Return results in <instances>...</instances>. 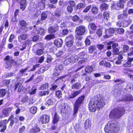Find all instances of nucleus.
<instances>
[{
	"instance_id": "nucleus-24",
	"label": "nucleus",
	"mask_w": 133,
	"mask_h": 133,
	"mask_svg": "<svg viewBox=\"0 0 133 133\" xmlns=\"http://www.w3.org/2000/svg\"><path fill=\"white\" fill-rule=\"evenodd\" d=\"M58 29V27H54L53 26L50 27L48 28L49 32L50 33L53 34L56 32Z\"/></svg>"
},
{
	"instance_id": "nucleus-26",
	"label": "nucleus",
	"mask_w": 133,
	"mask_h": 133,
	"mask_svg": "<svg viewBox=\"0 0 133 133\" xmlns=\"http://www.w3.org/2000/svg\"><path fill=\"white\" fill-rule=\"evenodd\" d=\"M133 100V98L132 96L131 95H129L127 96H125V98H124L123 99L121 100L120 101H132Z\"/></svg>"
},
{
	"instance_id": "nucleus-25",
	"label": "nucleus",
	"mask_w": 133,
	"mask_h": 133,
	"mask_svg": "<svg viewBox=\"0 0 133 133\" xmlns=\"http://www.w3.org/2000/svg\"><path fill=\"white\" fill-rule=\"evenodd\" d=\"M40 131V129L39 127L37 126L31 129L30 130V133H36Z\"/></svg>"
},
{
	"instance_id": "nucleus-18",
	"label": "nucleus",
	"mask_w": 133,
	"mask_h": 133,
	"mask_svg": "<svg viewBox=\"0 0 133 133\" xmlns=\"http://www.w3.org/2000/svg\"><path fill=\"white\" fill-rule=\"evenodd\" d=\"M54 42V44L58 47H61L62 46L63 41L61 39H55Z\"/></svg>"
},
{
	"instance_id": "nucleus-37",
	"label": "nucleus",
	"mask_w": 133,
	"mask_h": 133,
	"mask_svg": "<svg viewBox=\"0 0 133 133\" xmlns=\"http://www.w3.org/2000/svg\"><path fill=\"white\" fill-rule=\"evenodd\" d=\"M49 87V84L48 83H45L41 85L39 88L40 90H45Z\"/></svg>"
},
{
	"instance_id": "nucleus-56",
	"label": "nucleus",
	"mask_w": 133,
	"mask_h": 133,
	"mask_svg": "<svg viewBox=\"0 0 133 133\" xmlns=\"http://www.w3.org/2000/svg\"><path fill=\"white\" fill-rule=\"evenodd\" d=\"M91 11L92 13L93 14L97 13L98 12L97 8L95 6L93 7L91 9Z\"/></svg>"
},
{
	"instance_id": "nucleus-35",
	"label": "nucleus",
	"mask_w": 133,
	"mask_h": 133,
	"mask_svg": "<svg viewBox=\"0 0 133 133\" xmlns=\"http://www.w3.org/2000/svg\"><path fill=\"white\" fill-rule=\"evenodd\" d=\"M6 91L5 89H2L0 90V97H3L5 95Z\"/></svg>"
},
{
	"instance_id": "nucleus-13",
	"label": "nucleus",
	"mask_w": 133,
	"mask_h": 133,
	"mask_svg": "<svg viewBox=\"0 0 133 133\" xmlns=\"http://www.w3.org/2000/svg\"><path fill=\"white\" fill-rule=\"evenodd\" d=\"M38 6L41 10H43L45 7L46 0H38Z\"/></svg>"
},
{
	"instance_id": "nucleus-16",
	"label": "nucleus",
	"mask_w": 133,
	"mask_h": 133,
	"mask_svg": "<svg viewBox=\"0 0 133 133\" xmlns=\"http://www.w3.org/2000/svg\"><path fill=\"white\" fill-rule=\"evenodd\" d=\"M12 109V107H9L3 110L2 111L3 115L5 116H8L9 114L11 112Z\"/></svg>"
},
{
	"instance_id": "nucleus-58",
	"label": "nucleus",
	"mask_w": 133,
	"mask_h": 133,
	"mask_svg": "<svg viewBox=\"0 0 133 133\" xmlns=\"http://www.w3.org/2000/svg\"><path fill=\"white\" fill-rule=\"evenodd\" d=\"M91 5H89L87 6L86 8L83 10V12L86 13L88 12L91 8Z\"/></svg>"
},
{
	"instance_id": "nucleus-30",
	"label": "nucleus",
	"mask_w": 133,
	"mask_h": 133,
	"mask_svg": "<svg viewBox=\"0 0 133 133\" xmlns=\"http://www.w3.org/2000/svg\"><path fill=\"white\" fill-rule=\"evenodd\" d=\"M59 117L57 113L55 114L53 121V122L54 124H55L57 123L59 121Z\"/></svg>"
},
{
	"instance_id": "nucleus-63",
	"label": "nucleus",
	"mask_w": 133,
	"mask_h": 133,
	"mask_svg": "<svg viewBox=\"0 0 133 133\" xmlns=\"http://www.w3.org/2000/svg\"><path fill=\"white\" fill-rule=\"evenodd\" d=\"M58 86L55 83L52 84L51 85V87L50 88V90H55L58 87Z\"/></svg>"
},
{
	"instance_id": "nucleus-4",
	"label": "nucleus",
	"mask_w": 133,
	"mask_h": 133,
	"mask_svg": "<svg viewBox=\"0 0 133 133\" xmlns=\"http://www.w3.org/2000/svg\"><path fill=\"white\" fill-rule=\"evenodd\" d=\"M84 98V96H82L79 97L76 101L74 105V115L75 116L78 112V108L83 103Z\"/></svg>"
},
{
	"instance_id": "nucleus-42",
	"label": "nucleus",
	"mask_w": 133,
	"mask_h": 133,
	"mask_svg": "<svg viewBox=\"0 0 133 133\" xmlns=\"http://www.w3.org/2000/svg\"><path fill=\"white\" fill-rule=\"evenodd\" d=\"M37 110V108L35 106H34L30 108V111L32 114H35Z\"/></svg>"
},
{
	"instance_id": "nucleus-46",
	"label": "nucleus",
	"mask_w": 133,
	"mask_h": 133,
	"mask_svg": "<svg viewBox=\"0 0 133 133\" xmlns=\"http://www.w3.org/2000/svg\"><path fill=\"white\" fill-rule=\"evenodd\" d=\"M89 26H90L91 29L93 30H95L97 28V26L94 23H90Z\"/></svg>"
},
{
	"instance_id": "nucleus-8",
	"label": "nucleus",
	"mask_w": 133,
	"mask_h": 133,
	"mask_svg": "<svg viewBox=\"0 0 133 133\" xmlns=\"http://www.w3.org/2000/svg\"><path fill=\"white\" fill-rule=\"evenodd\" d=\"M5 59L6 60V68L9 69L12 66V63L14 62V60L11 58H10L9 56H6L5 58Z\"/></svg>"
},
{
	"instance_id": "nucleus-38",
	"label": "nucleus",
	"mask_w": 133,
	"mask_h": 133,
	"mask_svg": "<svg viewBox=\"0 0 133 133\" xmlns=\"http://www.w3.org/2000/svg\"><path fill=\"white\" fill-rule=\"evenodd\" d=\"M45 33L44 30L42 28H39L37 30V33L41 35H43Z\"/></svg>"
},
{
	"instance_id": "nucleus-22",
	"label": "nucleus",
	"mask_w": 133,
	"mask_h": 133,
	"mask_svg": "<svg viewBox=\"0 0 133 133\" xmlns=\"http://www.w3.org/2000/svg\"><path fill=\"white\" fill-rule=\"evenodd\" d=\"M79 58H87L88 56L87 54L84 51L80 53L78 56Z\"/></svg>"
},
{
	"instance_id": "nucleus-62",
	"label": "nucleus",
	"mask_w": 133,
	"mask_h": 133,
	"mask_svg": "<svg viewBox=\"0 0 133 133\" xmlns=\"http://www.w3.org/2000/svg\"><path fill=\"white\" fill-rule=\"evenodd\" d=\"M102 30L101 29H97L96 31V33L97 35L99 36H102Z\"/></svg>"
},
{
	"instance_id": "nucleus-29",
	"label": "nucleus",
	"mask_w": 133,
	"mask_h": 133,
	"mask_svg": "<svg viewBox=\"0 0 133 133\" xmlns=\"http://www.w3.org/2000/svg\"><path fill=\"white\" fill-rule=\"evenodd\" d=\"M49 93V92L48 91H40L38 94V96H43L48 95Z\"/></svg>"
},
{
	"instance_id": "nucleus-33",
	"label": "nucleus",
	"mask_w": 133,
	"mask_h": 133,
	"mask_svg": "<svg viewBox=\"0 0 133 133\" xmlns=\"http://www.w3.org/2000/svg\"><path fill=\"white\" fill-rule=\"evenodd\" d=\"M47 12H42L41 15V17L40 19L42 21L46 20L47 17Z\"/></svg>"
},
{
	"instance_id": "nucleus-41",
	"label": "nucleus",
	"mask_w": 133,
	"mask_h": 133,
	"mask_svg": "<svg viewBox=\"0 0 133 133\" xmlns=\"http://www.w3.org/2000/svg\"><path fill=\"white\" fill-rule=\"evenodd\" d=\"M55 68L60 71L63 70L64 68V66L62 64H57L55 66Z\"/></svg>"
},
{
	"instance_id": "nucleus-27",
	"label": "nucleus",
	"mask_w": 133,
	"mask_h": 133,
	"mask_svg": "<svg viewBox=\"0 0 133 133\" xmlns=\"http://www.w3.org/2000/svg\"><path fill=\"white\" fill-rule=\"evenodd\" d=\"M55 15L58 17H60L62 16V12L61 9H56L55 13Z\"/></svg>"
},
{
	"instance_id": "nucleus-39",
	"label": "nucleus",
	"mask_w": 133,
	"mask_h": 133,
	"mask_svg": "<svg viewBox=\"0 0 133 133\" xmlns=\"http://www.w3.org/2000/svg\"><path fill=\"white\" fill-rule=\"evenodd\" d=\"M78 58V56L76 55L72 56L70 58V59H71V62H75L77 61Z\"/></svg>"
},
{
	"instance_id": "nucleus-57",
	"label": "nucleus",
	"mask_w": 133,
	"mask_h": 133,
	"mask_svg": "<svg viewBox=\"0 0 133 133\" xmlns=\"http://www.w3.org/2000/svg\"><path fill=\"white\" fill-rule=\"evenodd\" d=\"M132 71L128 68H124L122 70V72L124 74H127L129 72H131Z\"/></svg>"
},
{
	"instance_id": "nucleus-61",
	"label": "nucleus",
	"mask_w": 133,
	"mask_h": 133,
	"mask_svg": "<svg viewBox=\"0 0 133 133\" xmlns=\"http://www.w3.org/2000/svg\"><path fill=\"white\" fill-rule=\"evenodd\" d=\"M129 46L126 45H124L123 46V52H126L128 51L129 50Z\"/></svg>"
},
{
	"instance_id": "nucleus-50",
	"label": "nucleus",
	"mask_w": 133,
	"mask_h": 133,
	"mask_svg": "<svg viewBox=\"0 0 133 133\" xmlns=\"http://www.w3.org/2000/svg\"><path fill=\"white\" fill-rule=\"evenodd\" d=\"M96 49L95 47L94 46H90L89 49V52L90 53H92Z\"/></svg>"
},
{
	"instance_id": "nucleus-59",
	"label": "nucleus",
	"mask_w": 133,
	"mask_h": 133,
	"mask_svg": "<svg viewBox=\"0 0 133 133\" xmlns=\"http://www.w3.org/2000/svg\"><path fill=\"white\" fill-rule=\"evenodd\" d=\"M75 128L76 131H79L81 129V125L79 124H76L75 127Z\"/></svg>"
},
{
	"instance_id": "nucleus-52",
	"label": "nucleus",
	"mask_w": 133,
	"mask_h": 133,
	"mask_svg": "<svg viewBox=\"0 0 133 133\" xmlns=\"http://www.w3.org/2000/svg\"><path fill=\"white\" fill-rule=\"evenodd\" d=\"M74 38L72 35H70L66 37L65 40L66 41H73Z\"/></svg>"
},
{
	"instance_id": "nucleus-5",
	"label": "nucleus",
	"mask_w": 133,
	"mask_h": 133,
	"mask_svg": "<svg viewBox=\"0 0 133 133\" xmlns=\"http://www.w3.org/2000/svg\"><path fill=\"white\" fill-rule=\"evenodd\" d=\"M85 27L81 25L77 27L76 29L75 32L77 35H82L85 34Z\"/></svg>"
},
{
	"instance_id": "nucleus-3",
	"label": "nucleus",
	"mask_w": 133,
	"mask_h": 133,
	"mask_svg": "<svg viewBox=\"0 0 133 133\" xmlns=\"http://www.w3.org/2000/svg\"><path fill=\"white\" fill-rule=\"evenodd\" d=\"M125 111L123 107L116 108L111 111L109 115V117L113 119H119L124 114Z\"/></svg>"
},
{
	"instance_id": "nucleus-21",
	"label": "nucleus",
	"mask_w": 133,
	"mask_h": 133,
	"mask_svg": "<svg viewBox=\"0 0 133 133\" xmlns=\"http://www.w3.org/2000/svg\"><path fill=\"white\" fill-rule=\"evenodd\" d=\"M81 87V85L80 83L77 82L71 86V88L73 89L78 90L80 89Z\"/></svg>"
},
{
	"instance_id": "nucleus-17",
	"label": "nucleus",
	"mask_w": 133,
	"mask_h": 133,
	"mask_svg": "<svg viewBox=\"0 0 133 133\" xmlns=\"http://www.w3.org/2000/svg\"><path fill=\"white\" fill-rule=\"evenodd\" d=\"M133 61V57H128L127 61L125 63L123 64V66L125 67H130L131 65V62Z\"/></svg>"
},
{
	"instance_id": "nucleus-12",
	"label": "nucleus",
	"mask_w": 133,
	"mask_h": 133,
	"mask_svg": "<svg viewBox=\"0 0 133 133\" xmlns=\"http://www.w3.org/2000/svg\"><path fill=\"white\" fill-rule=\"evenodd\" d=\"M8 122V121H7L6 119L1 121L0 122V128L3 127L0 130L1 132H3L6 129V125Z\"/></svg>"
},
{
	"instance_id": "nucleus-6",
	"label": "nucleus",
	"mask_w": 133,
	"mask_h": 133,
	"mask_svg": "<svg viewBox=\"0 0 133 133\" xmlns=\"http://www.w3.org/2000/svg\"><path fill=\"white\" fill-rule=\"evenodd\" d=\"M74 43V41H69L66 42V45L68 47L70 48L69 50L71 51H75L79 49L77 48L75 45H73Z\"/></svg>"
},
{
	"instance_id": "nucleus-49",
	"label": "nucleus",
	"mask_w": 133,
	"mask_h": 133,
	"mask_svg": "<svg viewBox=\"0 0 133 133\" xmlns=\"http://www.w3.org/2000/svg\"><path fill=\"white\" fill-rule=\"evenodd\" d=\"M71 62V59L68 58L65 59L63 62V64L66 65H67Z\"/></svg>"
},
{
	"instance_id": "nucleus-64",
	"label": "nucleus",
	"mask_w": 133,
	"mask_h": 133,
	"mask_svg": "<svg viewBox=\"0 0 133 133\" xmlns=\"http://www.w3.org/2000/svg\"><path fill=\"white\" fill-rule=\"evenodd\" d=\"M130 51H131V52L128 54V56L130 57H133V47L130 48Z\"/></svg>"
},
{
	"instance_id": "nucleus-9",
	"label": "nucleus",
	"mask_w": 133,
	"mask_h": 133,
	"mask_svg": "<svg viewBox=\"0 0 133 133\" xmlns=\"http://www.w3.org/2000/svg\"><path fill=\"white\" fill-rule=\"evenodd\" d=\"M68 3L69 5L67 7V10L69 13H71L73 11V7L76 6V3L73 1H70Z\"/></svg>"
},
{
	"instance_id": "nucleus-54",
	"label": "nucleus",
	"mask_w": 133,
	"mask_h": 133,
	"mask_svg": "<svg viewBox=\"0 0 133 133\" xmlns=\"http://www.w3.org/2000/svg\"><path fill=\"white\" fill-rule=\"evenodd\" d=\"M19 24L22 26H25L27 24L25 21L24 20H22L19 22Z\"/></svg>"
},
{
	"instance_id": "nucleus-43",
	"label": "nucleus",
	"mask_w": 133,
	"mask_h": 133,
	"mask_svg": "<svg viewBox=\"0 0 133 133\" xmlns=\"http://www.w3.org/2000/svg\"><path fill=\"white\" fill-rule=\"evenodd\" d=\"M109 7V5L107 4L104 3L101 5V10H105L107 9Z\"/></svg>"
},
{
	"instance_id": "nucleus-1",
	"label": "nucleus",
	"mask_w": 133,
	"mask_h": 133,
	"mask_svg": "<svg viewBox=\"0 0 133 133\" xmlns=\"http://www.w3.org/2000/svg\"><path fill=\"white\" fill-rule=\"evenodd\" d=\"M99 96L96 95L92 97L90 101L89 108L90 111L94 112L96 108L98 110L102 109L105 104V103L102 98H99Z\"/></svg>"
},
{
	"instance_id": "nucleus-10",
	"label": "nucleus",
	"mask_w": 133,
	"mask_h": 133,
	"mask_svg": "<svg viewBox=\"0 0 133 133\" xmlns=\"http://www.w3.org/2000/svg\"><path fill=\"white\" fill-rule=\"evenodd\" d=\"M116 28H110L108 30L105 29V32L106 35L104 36V38H108L110 36H111V34L114 33L116 30Z\"/></svg>"
},
{
	"instance_id": "nucleus-47",
	"label": "nucleus",
	"mask_w": 133,
	"mask_h": 133,
	"mask_svg": "<svg viewBox=\"0 0 133 133\" xmlns=\"http://www.w3.org/2000/svg\"><path fill=\"white\" fill-rule=\"evenodd\" d=\"M43 79V78L41 76L38 77L36 79H35L34 81V83H38L39 82L41 81Z\"/></svg>"
},
{
	"instance_id": "nucleus-28",
	"label": "nucleus",
	"mask_w": 133,
	"mask_h": 133,
	"mask_svg": "<svg viewBox=\"0 0 133 133\" xmlns=\"http://www.w3.org/2000/svg\"><path fill=\"white\" fill-rule=\"evenodd\" d=\"M127 14L124 13L118 15L117 16V18L119 20H123L127 18Z\"/></svg>"
},
{
	"instance_id": "nucleus-2",
	"label": "nucleus",
	"mask_w": 133,
	"mask_h": 133,
	"mask_svg": "<svg viewBox=\"0 0 133 133\" xmlns=\"http://www.w3.org/2000/svg\"><path fill=\"white\" fill-rule=\"evenodd\" d=\"M104 130L107 133H114L118 132L119 129L117 122L112 121L108 122L105 126Z\"/></svg>"
},
{
	"instance_id": "nucleus-36",
	"label": "nucleus",
	"mask_w": 133,
	"mask_h": 133,
	"mask_svg": "<svg viewBox=\"0 0 133 133\" xmlns=\"http://www.w3.org/2000/svg\"><path fill=\"white\" fill-rule=\"evenodd\" d=\"M124 3L122 1H121V0H120L117 4V6L119 8V9L121 8L124 7Z\"/></svg>"
},
{
	"instance_id": "nucleus-40",
	"label": "nucleus",
	"mask_w": 133,
	"mask_h": 133,
	"mask_svg": "<svg viewBox=\"0 0 133 133\" xmlns=\"http://www.w3.org/2000/svg\"><path fill=\"white\" fill-rule=\"evenodd\" d=\"M61 72L59 70H57L55 68L53 73V76L55 77H57L59 76Z\"/></svg>"
},
{
	"instance_id": "nucleus-44",
	"label": "nucleus",
	"mask_w": 133,
	"mask_h": 133,
	"mask_svg": "<svg viewBox=\"0 0 133 133\" xmlns=\"http://www.w3.org/2000/svg\"><path fill=\"white\" fill-rule=\"evenodd\" d=\"M36 52L37 55L40 56L43 54L44 52L42 49H39L36 51Z\"/></svg>"
},
{
	"instance_id": "nucleus-15",
	"label": "nucleus",
	"mask_w": 133,
	"mask_h": 133,
	"mask_svg": "<svg viewBox=\"0 0 133 133\" xmlns=\"http://www.w3.org/2000/svg\"><path fill=\"white\" fill-rule=\"evenodd\" d=\"M81 90L78 91H75L72 92L70 94L68 95V98L69 99L73 98L80 93Z\"/></svg>"
},
{
	"instance_id": "nucleus-31",
	"label": "nucleus",
	"mask_w": 133,
	"mask_h": 133,
	"mask_svg": "<svg viewBox=\"0 0 133 133\" xmlns=\"http://www.w3.org/2000/svg\"><path fill=\"white\" fill-rule=\"evenodd\" d=\"M91 126V121L88 119L86 120L84 123V127L86 129L90 127Z\"/></svg>"
},
{
	"instance_id": "nucleus-7",
	"label": "nucleus",
	"mask_w": 133,
	"mask_h": 133,
	"mask_svg": "<svg viewBox=\"0 0 133 133\" xmlns=\"http://www.w3.org/2000/svg\"><path fill=\"white\" fill-rule=\"evenodd\" d=\"M39 120L42 124L47 123L49 121V117L46 114L42 115L39 117Z\"/></svg>"
},
{
	"instance_id": "nucleus-45",
	"label": "nucleus",
	"mask_w": 133,
	"mask_h": 133,
	"mask_svg": "<svg viewBox=\"0 0 133 133\" xmlns=\"http://www.w3.org/2000/svg\"><path fill=\"white\" fill-rule=\"evenodd\" d=\"M28 67H27L24 69H22L19 71L20 74L21 76H23L25 72L28 70Z\"/></svg>"
},
{
	"instance_id": "nucleus-48",
	"label": "nucleus",
	"mask_w": 133,
	"mask_h": 133,
	"mask_svg": "<svg viewBox=\"0 0 133 133\" xmlns=\"http://www.w3.org/2000/svg\"><path fill=\"white\" fill-rule=\"evenodd\" d=\"M116 30L117 33L120 34H122L124 32V29L122 28H117Z\"/></svg>"
},
{
	"instance_id": "nucleus-14",
	"label": "nucleus",
	"mask_w": 133,
	"mask_h": 133,
	"mask_svg": "<svg viewBox=\"0 0 133 133\" xmlns=\"http://www.w3.org/2000/svg\"><path fill=\"white\" fill-rule=\"evenodd\" d=\"M28 36V35L25 33L21 34L18 37V41L21 43H22L23 41L26 39Z\"/></svg>"
},
{
	"instance_id": "nucleus-51",
	"label": "nucleus",
	"mask_w": 133,
	"mask_h": 133,
	"mask_svg": "<svg viewBox=\"0 0 133 133\" xmlns=\"http://www.w3.org/2000/svg\"><path fill=\"white\" fill-rule=\"evenodd\" d=\"M55 94L56 96L59 98L61 97L62 95V91L60 90L57 91L55 93Z\"/></svg>"
},
{
	"instance_id": "nucleus-53",
	"label": "nucleus",
	"mask_w": 133,
	"mask_h": 133,
	"mask_svg": "<svg viewBox=\"0 0 133 133\" xmlns=\"http://www.w3.org/2000/svg\"><path fill=\"white\" fill-rule=\"evenodd\" d=\"M83 43L81 41L78 40L76 43V47L77 48V47H80L83 46Z\"/></svg>"
},
{
	"instance_id": "nucleus-11",
	"label": "nucleus",
	"mask_w": 133,
	"mask_h": 133,
	"mask_svg": "<svg viewBox=\"0 0 133 133\" xmlns=\"http://www.w3.org/2000/svg\"><path fill=\"white\" fill-rule=\"evenodd\" d=\"M68 108V104L66 103H62L58 107V109L60 110L61 112H64L65 111H66Z\"/></svg>"
},
{
	"instance_id": "nucleus-23",
	"label": "nucleus",
	"mask_w": 133,
	"mask_h": 133,
	"mask_svg": "<svg viewBox=\"0 0 133 133\" xmlns=\"http://www.w3.org/2000/svg\"><path fill=\"white\" fill-rule=\"evenodd\" d=\"M68 75H65L64 76H61L57 79L55 82V83L58 84H59L62 82L63 81V79H64Z\"/></svg>"
},
{
	"instance_id": "nucleus-20",
	"label": "nucleus",
	"mask_w": 133,
	"mask_h": 133,
	"mask_svg": "<svg viewBox=\"0 0 133 133\" xmlns=\"http://www.w3.org/2000/svg\"><path fill=\"white\" fill-rule=\"evenodd\" d=\"M127 23H125L124 21L120 20L117 22L116 24L117 26L119 27H126L127 26Z\"/></svg>"
},
{
	"instance_id": "nucleus-19",
	"label": "nucleus",
	"mask_w": 133,
	"mask_h": 133,
	"mask_svg": "<svg viewBox=\"0 0 133 133\" xmlns=\"http://www.w3.org/2000/svg\"><path fill=\"white\" fill-rule=\"evenodd\" d=\"M26 90L27 91L30 92V94L31 95L35 94L37 90L36 89L33 88H31L30 86L28 87L27 88H26Z\"/></svg>"
},
{
	"instance_id": "nucleus-60",
	"label": "nucleus",
	"mask_w": 133,
	"mask_h": 133,
	"mask_svg": "<svg viewBox=\"0 0 133 133\" xmlns=\"http://www.w3.org/2000/svg\"><path fill=\"white\" fill-rule=\"evenodd\" d=\"M85 5L83 3H79L76 6V8L77 9H80L85 7Z\"/></svg>"
},
{
	"instance_id": "nucleus-32",
	"label": "nucleus",
	"mask_w": 133,
	"mask_h": 133,
	"mask_svg": "<svg viewBox=\"0 0 133 133\" xmlns=\"http://www.w3.org/2000/svg\"><path fill=\"white\" fill-rule=\"evenodd\" d=\"M55 38V36L54 34L48 35H46L45 37V39L48 41Z\"/></svg>"
},
{
	"instance_id": "nucleus-34",
	"label": "nucleus",
	"mask_w": 133,
	"mask_h": 133,
	"mask_svg": "<svg viewBox=\"0 0 133 133\" xmlns=\"http://www.w3.org/2000/svg\"><path fill=\"white\" fill-rule=\"evenodd\" d=\"M93 69L91 66H88L85 68V72L89 73L92 72Z\"/></svg>"
},
{
	"instance_id": "nucleus-55",
	"label": "nucleus",
	"mask_w": 133,
	"mask_h": 133,
	"mask_svg": "<svg viewBox=\"0 0 133 133\" xmlns=\"http://www.w3.org/2000/svg\"><path fill=\"white\" fill-rule=\"evenodd\" d=\"M103 15L104 18L108 20L109 15V12L108 11L105 12L104 13Z\"/></svg>"
}]
</instances>
